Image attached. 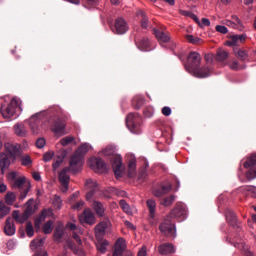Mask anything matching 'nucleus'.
<instances>
[{
  "instance_id": "obj_1",
  "label": "nucleus",
  "mask_w": 256,
  "mask_h": 256,
  "mask_svg": "<svg viewBox=\"0 0 256 256\" xmlns=\"http://www.w3.org/2000/svg\"><path fill=\"white\" fill-rule=\"evenodd\" d=\"M100 155H103L104 157L112 156V169L114 171V175L116 179H121V177H123V173L125 172V166H123L121 155L115 154V146L108 145L100 152Z\"/></svg>"
},
{
  "instance_id": "obj_2",
  "label": "nucleus",
  "mask_w": 256,
  "mask_h": 256,
  "mask_svg": "<svg viewBox=\"0 0 256 256\" xmlns=\"http://www.w3.org/2000/svg\"><path fill=\"white\" fill-rule=\"evenodd\" d=\"M91 149H93V147L89 143H83L77 148L70 158V171L73 173H79V171H81V167H83V163H85V155H87V152Z\"/></svg>"
},
{
  "instance_id": "obj_3",
  "label": "nucleus",
  "mask_w": 256,
  "mask_h": 256,
  "mask_svg": "<svg viewBox=\"0 0 256 256\" xmlns=\"http://www.w3.org/2000/svg\"><path fill=\"white\" fill-rule=\"evenodd\" d=\"M17 110L23 111V108H21V99L17 97L12 98L9 104H3L1 106V114L4 119H11L17 113Z\"/></svg>"
},
{
  "instance_id": "obj_4",
  "label": "nucleus",
  "mask_w": 256,
  "mask_h": 256,
  "mask_svg": "<svg viewBox=\"0 0 256 256\" xmlns=\"http://www.w3.org/2000/svg\"><path fill=\"white\" fill-rule=\"evenodd\" d=\"M141 116L137 113H130L126 117V127L131 133L139 135L143 130L141 129Z\"/></svg>"
},
{
  "instance_id": "obj_5",
  "label": "nucleus",
  "mask_w": 256,
  "mask_h": 256,
  "mask_svg": "<svg viewBox=\"0 0 256 256\" xmlns=\"http://www.w3.org/2000/svg\"><path fill=\"white\" fill-rule=\"evenodd\" d=\"M88 165L95 173H107V164L103 162V159L92 157L88 161Z\"/></svg>"
},
{
  "instance_id": "obj_6",
  "label": "nucleus",
  "mask_w": 256,
  "mask_h": 256,
  "mask_svg": "<svg viewBox=\"0 0 256 256\" xmlns=\"http://www.w3.org/2000/svg\"><path fill=\"white\" fill-rule=\"evenodd\" d=\"M69 166L71 167V162L69 163ZM70 167L64 168L59 174V181L61 183L62 193H67L69 191V180L71 179L68 174L69 171H71V173H77L73 172Z\"/></svg>"
},
{
  "instance_id": "obj_7",
  "label": "nucleus",
  "mask_w": 256,
  "mask_h": 256,
  "mask_svg": "<svg viewBox=\"0 0 256 256\" xmlns=\"http://www.w3.org/2000/svg\"><path fill=\"white\" fill-rule=\"evenodd\" d=\"M8 179L10 181H14L13 187H16L17 189H23V187L27 189V185L28 189L31 187V184H29L25 176H20L17 178V172H10L8 174Z\"/></svg>"
},
{
  "instance_id": "obj_8",
  "label": "nucleus",
  "mask_w": 256,
  "mask_h": 256,
  "mask_svg": "<svg viewBox=\"0 0 256 256\" xmlns=\"http://www.w3.org/2000/svg\"><path fill=\"white\" fill-rule=\"evenodd\" d=\"M245 169H248L246 172V178L248 181H253L256 179V155H252L245 163Z\"/></svg>"
},
{
  "instance_id": "obj_9",
  "label": "nucleus",
  "mask_w": 256,
  "mask_h": 256,
  "mask_svg": "<svg viewBox=\"0 0 256 256\" xmlns=\"http://www.w3.org/2000/svg\"><path fill=\"white\" fill-rule=\"evenodd\" d=\"M186 71L190 73V75H193L194 77H197L198 79H205L206 77L211 76V69H209L207 66L204 67H197L194 69H191L189 67H186Z\"/></svg>"
},
{
  "instance_id": "obj_10",
  "label": "nucleus",
  "mask_w": 256,
  "mask_h": 256,
  "mask_svg": "<svg viewBox=\"0 0 256 256\" xmlns=\"http://www.w3.org/2000/svg\"><path fill=\"white\" fill-rule=\"evenodd\" d=\"M168 219H187V209L183 204H177L176 207L171 210Z\"/></svg>"
},
{
  "instance_id": "obj_11",
  "label": "nucleus",
  "mask_w": 256,
  "mask_h": 256,
  "mask_svg": "<svg viewBox=\"0 0 256 256\" xmlns=\"http://www.w3.org/2000/svg\"><path fill=\"white\" fill-rule=\"evenodd\" d=\"M160 231L163 233V235H165V237H172V239L177 237V230L175 229V225L169 222V218L166 222L160 225Z\"/></svg>"
},
{
  "instance_id": "obj_12",
  "label": "nucleus",
  "mask_w": 256,
  "mask_h": 256,
  "mask_svg": "<svg viewBox=\"0 0 256 256\" xmlns=\"http://www.w3.org/2000/svg\"><path fill=\"white\" fill-rule=\"evenodd\" d=\"M85 187L88 190L86 194V201H91V199H93V195L99 191V185L96 180L89 178L86 180Z\"/></svg>"
},
{
  "instance_id": "obj_13",
  "label": "nucleus",
  "mask_w": 256,
  "mask_h": 256,
  "mask_svg": "<svg viewBox=\"0 0 256 256\" xmlns=\"http://www.w3.org/2000/svg\"><path fill=\"white\" fill-rule=\"evenodd\" d=\"M188 65L185 66V69H195L201 65V54L198 52H190L188 55Z\"/></svg>"
},
{
  "instance_id": "obj_14",
  "label": "nucleus",
  "mask_w": 256,
  "mask_h": 256,
  "mask_svg": "<svg viewBox=\"0 0 256 256\" xmlns=\"http://www.w3.org/2000/svg\"><path fill=\"white\" fill-rule=\"evenodd\" d=\"M109 227H111V221H109V219H104L101 221L98 225L95 226L96 237H104Z\"/></svg>"
},
{
  "instance_id": "obj_15",
  "label": "nucleus",
  "mask_w": 256,
  "mask_h": 256,
  "mask_svg": "<svg viewBox=\"0 0 256 256\" xmlns=\"http://www.w3.org/2000/svg\"><path fill=\"white\" fill-rule=\"evenodd\" d=\"M127 31H129V25L127 24V21H125L123 18L116 19L115 33L117 35H125Z\"/></svg>"
},
{
  "instance_id": "obj_16",
  "label": "nucleus",
  "mask_w": 256,
  "mask_h": 256,
  "mask_svg": "<svg viewBox=\"0 0 256 256\" xmlns=\"http://www.w3.org/2000/svg\"><path fill=\"white\" fill-rule=\"evenodd\" d=\"M68 228L72 231V237L75 239L78 245H81L83 241L81 240V235H83V229L73 223L68 224Z\"/></svg>"
},
{
  "instance_id": "obj_17",
  "label": "nucleus",
  "mask_w": 256,
  "mask_h": 256,
  "mask_svg": "<svg viewBox=\"0 0 256 256\" xmlns=\"http://www.w3.org/2000/svg\"><path fill=\"white\" fill-rule=\"evenodd\" d=\"M80 223H87L88 225H95V214L91 209L84 210L83 214L79 216Z\"/></svg>"
},
{
  "instance_id": "obj_18",
  "label": "nucleus",
  "mask_w": 256,
  "mask_h": 256,
  "mask_svg": "<svg viewBox=\"0 0 256 256\" xmlns=\"http://www.w3.org/2000/svg\"><path fill=\"white\" fill-rule=\"evenodd\" d=\"M69 249H70V251H73V253H75V255L85 256V252H83L81 249L77 248V246H75V243H73V241H71V240L66 241V245H64L63 256H67Z\"/></svg>"
},
{
  "instance_id": "obj_19",
  "label": "nucleus",
  "mask_w": 256,
  "mask_h": 256,
  "mask_svg": "<svg viewBox=\"0 0 256 256\" xmlns=\"http://www.w3.org/2000/svg\"><path fill=\"white\" fill-rule=\"evenodd\" d=\"M233 21L231 20H225L224 25H227V27H231L232 29H237L238 31H243L245 29V26L243 25V22L239 19L237 16H232Z\"/></svg>"
},
{
  "instance_id": "obj_20",
  "label": "nucleus",
  "mask_w": 256,
  "mask_h": 256,
  "mask_svg": "<svg viewBox=\"0 0 256 256\" xmlns=\"http://www.w3.org/2000/svg\"><path fill=\"white\" fill-rule=\"evenodd\" d=\"M126 248H127V243H125V239L119 238L116 241L113 256H123V253L127 252L125 251Z\"/></svg>"
},
{
  "instance_id": "obj_21",
  "label": "nucleus",
  "mask_w": 256,
  "mask_h": 256,
  "mask_svg": "<svg viewBox=\"0 0 256 256\" xmlns=\"http://www.w3.org/2000/svg\"><path fill=\"white\" fill-rule=\"evenodd\" d=\"M52 131L58 137H62V135H67V130L65 129V122L57 120L52 127Z\"/></svg>"
},
{
  "instance_id": "obj_22",
  "label": "nucleus",
  "mask_w": 256,
  "mask_h": 256,
  "mask_svg": "<svg viewBox=\"0 0 256 256\" xmlns=\"http://www.w3.org/2000/svg\"><path fill=\"white\" fill-rule=\"evenodd\" d=\"M41 119V113H36L30 117L29 125L32 130V133L37 134L39 133V121Z\"/></svg>"
},
{
  "instance_id": "obj_23",
  "label": "nucleus",
  "mask_w": 256,
  "mask_h": 256,
  "mask_svg": "<svg viewBox=\"0 0 256 256\" xmlns=\"http://www.w3.org/2000/svg\"><path fill=\"white\" fill-rule=\"evenodd\" d=\"M15 223L13 222V219L7 218L4 226V233L8 237H13L15 235Z\"/></svg>"
},
{
  "instance_id": "obj_24",
  "label": "nucleus",
  "mask_w": 256,
  "mask_h": 256,
  "mask_svg": "<svg viewBox=\"0 0 256 256\" xmlns=\"http://www.w3.org/2000/svg\"><path fill=\"white\" fill-rule=\"evenodd\" d=\"M158 251L160 255H171L172 253H175V246L173 244H162L159 246Z\"/></svg>"
},
{
  "instance_id": "obj_25",
  "label": "nucleus",
  "mask_w": 256,
  "mask_h": 256,
  "mask_svg": "<svg viewBox=\"0 0 256 256\" xmlns=\"http://www.w3.org/2000/svg\"><path fill=\"white\" fill-rule=\"evenodd\" d=\"M136 17L139 19L142 29H147V27H149V18H147V15L143 10H138L136 12Z\"/></svg>"
},
{
  "instance_id": "obj_26",
  "label": "nucleus",
  "mask_w": 256,
  "mask_h": 256,
  "mask_svg": "<svg viewBox=\"0 0 256 256\" xmlns=\"http://www.w3.org/2000/svg\"><path fill=\"white\" fill-rule=\"evenodd\" d=\"M91 207L95 211L96 215H98V217H103V215H105V206L103 203L99 201H93Z\"/></svg>"
},
{
  "instance_id": "obj_27",
  "label": "nucleus",
  "mask_w": 256,
  "mask_h": 256,
  "mask_svg": "<svg viewBox=\"0 0 256 256\" xmlns=\"http://www.w3.org/2000/svg\"><path fill=\"white\" fill-rule=\"evenodd\" d=\"M153 31L155 37L158 39L160 43H169V41H171V37L169 36V34L161 32L157 29H154Z\"/></svg>"
},
{
  "instance_id": "obj_28",
  "label": "nucleus",
  "mask_w": 256,
  "mask_h": 256,
  "mask_svg": "<svg viewBox=\"0 0 256 256\" xmlns=\"http://www.w3.org/2000/svg\"><path fill=\"white\" fill-rule=\"evenodd\" d=\"M137 175V162L135 157H132L128 162V177Z\"/></svg>"
},
{
  "instance_id": "obj_29",
  "label": "nucleus",
  "mask_w": 256,
  "mask_h": 256,
  "mask_svg": "<svg viewBox=\"0 0 256 256\" xmlns=\"http://www.w3.org/2000/svg\"><path fill=\"white\" fill-rule=\"evenodd\" d=\"M11 165V160H9V156L7 154L2 153L0 154V169L2 173H5V169Z\"/></svg>"
},
{
  "instance_id": "obj_30",
  "label": "nucleus",
  "mask_w": 256,
  "mask_h": 256,
  "mask_svg": "<svg viewBox=\"0 0 256 256\" xmlns=\"http://www.w3.org/2000/svg\"><path fill=\"white\" fill-rule=\"evenodd\" d=\"M13 219H15L16 223H25L29 216L24 212L23 214L19 213V210H15L12 213Z\"/></svg>"
},
{
  "instance_id": "obj_31",
  "label": "nucleus",
  "mask_w": 256,
  "mask_h": 256,
  "mask_svg": "<svg viewBox=\"0 0 256 256\" xmlns=\"http://www.w3.org/2000/svg\"><path fill=\"white\" fill-rule=\"evenodd\" d=\"M146 205L149 209L150 217L152 219H154L155 218V211L157 209V203L153 199H148L147 202H146Z\"/></svg>"
},
{
  "instance_id": "obj_32",
  "label": "nucleus",
  "mask_w": 256,
  "mask_h": 256,
  "mask_svg": "<svg viewBox=\"0 0 256 256\" xmlns=\"http://www.w3.org/2000/svg\"><path fill=\"white\" fill-rule=\"evenodd\" d=\"M4 147H5L6 151L12 156H15V155H17V153H19V145H17V144L14 145L11 143H6L4 145Z\"/></svg>"
},
{
  "instance_id": "obj_33",
  "label": "nucleus",
  "mask_w": 256,
  "mask_h": 256,
  "mask_svg": "<svg viewBox=\"0 0 256 256\" xmlns=\"http://www.w3.org/2000/svg\"><path fill=\"white\" fill-rule=\"evenodd\" d=\"M136 45L140 51H149V39L143 38L140 41H136Z\"/></svg>"
},
{
  "instance_id": "obj_34",
  "label": "nucleus",
  "mask_w": 256,
  "mask_h": 256,
  "mask_svg": "<svg viewBox=\"0 0 256 256\" xmlns=\"http://www.w3.org/2000/svg\"><path fill=\"white\" fill-rule=\"evenodd\" d=\"M14 133H16L18 137H25V135H27V130L23 124H16L14 126Z\"/></svg>"
},
{
  "instance_id": "obj_35",
  "label": "nucleus",
  "mask_w": 256,
  "mask_h": 256,
  "mask_svg": "<svg viewBox=\"0 0 256 256\" xmlns=\"http://www.w3.org/2000/svg\"><path fill=\"white\" fill-rule=\"evenodd\" d=\"M240 191L242 193H245L246 195H251L252 197H256V187L255 186H243L240 188Z\"/></svg>"
},
{
  "instance_id": "obj_36",
  "label": "nucleus",
  "mask_w": 256,
  "mask_h": 256,
  "mask_svg": "<svg viewBox=\"0 0 256 256\" xmlns=\"http://www.w3.org/2000/svg\"><path fill=\"white\" fill-rule=\"evenodd\" d=\"M11 213V208L8 207L4 202H0V220L7 217Z\"/></svg>"
},
{
  "instance_id": "obj_37",
  "label": "nucleus",
  "mask_w": 256,
  "mask_h": 256,
  "mask_svg": "<svg viewBox=\"0 0 256 256\" xmlns=\"http://www.w3.org/2000/svg\"><path fill=\"white\" fill-rule=\"evenodd\" d=\"M169 191H171V185L162 186L161 189H157L154 191V196L155 197H163V195L169 193Z\"/></svg>"
},
{
  "instance_id": "obj_38",
  "label": "nucleus",
  "mask_w": 256,
  "mask_h": 256,
  "mask_svg": "<svg viewBox=\"0 0 256 256\" xmlns=\"http://www.w3.org/2000/svg\"><path fill=\"white\" fill-rule=\"evenodd\" d=\"M226 220L230 225L237 224V217L235 216V213H233V211H231V210H228L226 212Z\"/></svg>"
},
{
  "instance_id": "obj_39",
  "label": "nucleus",
  "mask_w": 256,
  "mask_h": 256,
  "mask_svg": "<svg viewBox=\"0 0 256 256\" xmlns=\"http://www.w3.org/2000/svg\"><path fill=\"white\" fill-rule=\"evenodd\" d=\"M180 15H183V17H189L190 19H192L193 21H195V23H199V17H197V15H195L193 12L188 11V10H180Z\"/></svg>"
},
{
  "instance_id": "obj_40",
  "label": "nucleus",
  "mask_w": 256,
  "mask_h": 256,
  "mask_svg": "<svg viewBox=\"0 0 256 256\" xmlns=\"http://www.w3.org/2000/svg\"><path fill=\"white\" fill-rule=\"evenodd\" d=\"M72 143H74V145L77 144L75 142V137L73 136H66L60 140V144L62 145V147H67V145H71Z\"/></svg>"
},
{
  "instance_id": "obj_41",
  "label": "nucleus",
  "mask_w": 256,
  "mask_h": 256,
  "mask_svg": "<svg viewBox=\"0 0 256 256\" xmlns=\"http://www.w3.org/2000/svg\"><path fill=\"white\" fill-rule=\"evenodd\" d=\"M119 205L121 209L124 211V213H127V215H133V210H131V206L127 204V201L120 200Z\"/></svg>"
},
{
  "instance_id": "obj_42",
  "label": "nucleus",
  "mask_w": 256,
  "mask_h": 256,
  "mask_svg": "<svg viewBox=\"0 0 256 256\" xmlns=\"http://www.w3.org/2000/svg\"><path fill=\"white\" fill-rule=\"evenodd\" d=\"M109 245V241L107 240H103L101 242H98L96 244V247H97V250L100 252V253H107V246Z\"/></svg>"
},
{
  "instance_id": "obj_43",
  "label": "nucleus",
  "mask_w": 256,
  "mask_h": 256,
  "mask_svg": "<svg viewBox=\"0 0 256 256\" xmlns=\"http://www.w3.org/2000/svg\"><path fill=\"white\" fill-rule=\"evenodd\" d=\"M227 57H229V53L223 49H219L216 54V61L223 62Z\"/></svg>"
},
{
  "instance_id": "obj_44",
  "label": "nucleus",
  "mask_w": 256,
  "mask_h": 256,
  "mask_svg": "<svg viewBox=\"0 0 256 256\" xmlns=\"http://www.w3.org/2000/svg\"><path fill=\"white\" fill-rule=\"evenodd\" d=\"M239 35H233L230 37V40L226 42L228 47H237L239 45Z\"/></svg>"
},
{
  "instance_id": "obj_45",
  "label": "nucleus",
  "mask_w": 256,
  "mask_h": 256,
  "mask_svg": "<svg viewBox=\"0 0 256 256\" xmlns=\"http://www.w3.org/2000/svg\"><path fill=\"white\" fill-rule=\"evenodd\" d=\"M63 228L61 227H58L55 229V232H54V240L57 242V243H61V239H63Z\"/></svg>"
},
{
  "instance_id": "obj_46",
  "label": "nucleus",
  "mask_w": 256,
  "mask_h": 256,
  "mask_svg": "<svg viewBox=\"0 0 256 256\" xmlns=\"http://www.w3.org/2000/svg\"><path fill=\"white\" fill-rule=\"evenodd\" d=\"M175 199L176 196L175 195H171L169 197H166L162 202L161 205H163L164 207H171V205H173V203H175Z\"/></svg>"
},
{
  "instance_id": "obj_47",
  "label": "nucleus",
  "mask_w": 256,
  "mask_h": 256,
  "mask_svg": "<svg viewBox=\"0 0 256 256\" xmlns=\"http://www.w3.org/2000/svg\"><path fill=\"white\" fill-rule=\"evenodd\" d=\"M43 243H45V239H35L31 242L30 249H32V251H35L36 249H39V247H41Z\"/></svg>"
},
{
  "instance_id": "obj_48",
  "label": "nucleus",
  "mask_w": 256,
  "mask_h": 256,
  "mask_svg": "<svg viewBox=\"0 0 256 256\" xmlns=\"http://www.w3.org/2000/svg\"><path fill=\"white\" fill-rule=\"evenodd\" d=\"M28 217H31L35 213V208H33V199L28 200L26 210L24 211Z\"/></svg>"
},
{
  "instance_id": "obj_49",
  "label": "nucleus",
  "mask_w": 256,
  "mask_h": 256,
  "mask_svg": "<svg viewBox=\"0 0 256 256\" xmlns=\"http://www.w3.org/2000/svg\"><path fill=\"white\" fill-rule=\"evenodd\" d=\"M17 199V196H15V193L13 192H8L5 196V201L7 205H13Z\"/></svg>"
},
{
  "instance_id": "obj_50",
  "label": "nucleus",
  "mask_w": 256,
  "mask_h": 256,
  "mask_svg": "<svg viewBox=\"0 0 256 256\" xmlns=\"http://www.w3.org/2000/svg\"><path fill=\"white\" fill-rule=\"evenodd\" d=\"M53 231V221L49 220L47 223L43 226V232L45 235H49V233H52Z\"/></svg>"
},
{
  "instance_id": "obj_51",
  "label": "nucleus",
  "mask_w": 256,
  "mask_h": 256,
  "mask_svg": "<svg viewBox=\"0 0 256 256\" xmlns=\"http://www.w3.org/2000/svg\"><path fill=\"white\" fill-rule=\"evenodd\" d=\"M49 213H51V210H44L39 216V220H36L35 226L39 228V225H41V221H45V218L47 217V215H49Z\"/></svg>"
},
{
  "instance_id": "obj_52",
  "label": "nucleus",
  "mask_w": 256,
  "mask_h": 256,
  "mask_svg": "<svg viewBox=\"0 0 256 256\" xmlns=\"http://www.w3.org/2000/svg\"><path fill=\"white\" fill-rule=\"evenodd\" d=\"M53 205L55 209H58V210L61 209V207H63V200H61L60 196H57V195L54 196Z\"/></svg>"
},
{
  "instance_id": "obj_53",
  "label": "nucleus",
  "mask_w": 256,
  "mask_h": 256,
  "mask_svg": "<svg viewBox=\"0 0 256 256\" xmlns=\"http://www.w3.org/2000/svg\"><path fill=\"white\" fill-rule=\"evenodd\" d=\"M26 234L27 237H33V235H35V231L33 230V224H31V222H27L26 224Z\"/></svg>"
},
{
  "instance_id": "obj_54",
  "label": "nucleus",
  "mask_w": 256,
  "mask_h": 256,
  "mask_svg": "<svg viewBox=\"0 0 256 256\" xmlns=\"http://www.w3.org/2000/svg\"><path fill=\"white\" fill-rule=\"evenodd\" d=\"M31 163H33V161L31 160V157L29 155H24L21 157V164L24 167H27V165H31Z\"/></svg>"
},
{
  "instance_id": "obj_55",
  "label": "nucleus",
  "mask_w": 256,
  "mask_h": 256,
  "mask_svg": "<svg viewBox=\"0 0 256 256\" xmlns=\"http://www.w3.org/2000/svg\"><path fill=\"white\" fill-rule=\"evenodd\" d=\"M196 23L202 29H203V27H209L211 25V21L209 19H207V18H202V21L198 20V22H196Z\"/></svg>"
},
{
  "instance_id": "obj_56",
  "label": "nucleus",
  "mask_w": 256,
  "mask_h": 256,
  "mask_svg": "<svg viewBox=\"0 0 256 256\" xmlns=\"http://www.w3.org/2000/svg\"><path fill=\"white\" fill-rule=\"evenodd\" d=\"M64 159L65 158L63 156H58L54 160V163L52 164L53 169H58V167L61 165V163H63Z\"/></svg>"
},
{
  "instance_id": "obj_57",
  "label": "nucleus",
  "mask_w": 256,
  "mask_h": 256,
  "mask_svg": "<svg viewBox=\"0 0 256 256\" xmlns=\"http://www.w3.org/2000/svg\"><path fill=\"white\" fill-rule=\"evenodd\" d=\"M237 57H239V59H241L242 61L247 60V57H249V55L247 54V51L245 50H238V52L236 53Z\"/></svg>"
},
{
  "instance_id": "obj_58",
  "label": "nucleus",
  "mask_w": 256,
  "mask_h": 256,
  "mask_svg": "<svg viewBox=\"0 0 256 256\" xmlns=\"http://www.w3.org/2000/svg\"><path fill=\"white\" fill-rule=\"evenodd\" d=\"M186 39L189 43H193L194 45H197L201 39L199 37H194L193 35H187Z\"/></svg>"
},
{
  "instance_id": "obj_59",
  "label": "nucleus",
  "mask_w": 256,
  "mask_h": 256,
  "mask_svg": "<svg viewBox=\"0 0 256 256\" xmlns=\"http://www.w3.org/2000/svg\"><path fill=\"white\" fill-rule=\"evenodd\" d=\"M216 31L218 33H222L223 35H227V33H229V30L227 29V27L222 26V25H217L216 26Z\"/></svg>"
},
{
  "instance_id": "obj_60",
  "label": "nucleus",
  "mask_w": 256,
  "mask_h": 256,
  "mask_svg": "<svg viewBox=\"0 0 256 256\" xmlns=\"http://www.w3.org/2000/svg\"><path fill=\"white\" fill-rule=\"evenodd\" d=\"M53 152H46L43 156V161H45V163H49V161H51V159H53Z\"/></svg>"
},
{
  "instance_id": "obj_61",
  "label": "nucleus",
  "mask_w": 256,
  "mask_h": 256,
  "mask_svg": "<svg viewBox=\"0 0 256 256\" xmlns=\"http://www.w3.org/2000/svg\"><path fill=\"white\" fill-rule=\"evenodd\" d=\"M147 169H149V162H145L144 167L140 169V177L147 175Z\"/></svg>"
},
{
  "instance_id": "obj_62",
  "label": "nucleus",
  "mask_w": 256,
  "mask_h": 256,
  "mask_svg": "<svg viewBox=\"0 0 256 256\" xmlns=\"http://www.w3.org/2000/svg\"><path fill=\"white\" fill-rule=\"evenodd\" d=\"M46 145V141L44 140V138H39L37 141H36V147L38 149H43V147H45Z\"/></svg>"
},
{
  "instance_id": "obj_63",
  "label": "nucleus",
  "mask_w": 256,
  "mask_h": 256,
  "mask_svg": "<svg viewBox=\"0 0 256 256\" xmlns=\"http://www.w3.org/2000/svg\"><path fill=\"white\" fill-rule=\"evenodd\" d=\"M83 205H85V202L83 200H80L72 206V209L79 211L80 209H83Z\"/></svg>"
},
{
  "instance_id": "obj_64",
  "label": "nucleus",
  "mask_w": 256,
  "mask_h": 256,
  "mask_svg": "<svg viewBox=\"0 0 256 256\" xmlns=\"http://www.w3.org/2000/svg\"><path fill=\"white\" fill-rule=\"evenodd\" d=\"M137 256H147V246L143 245L138 251Z\"/></svg>"
}]
</instances>
